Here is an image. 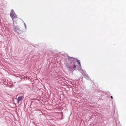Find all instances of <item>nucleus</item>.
<instances>
[{
  "mask_svg": "<svg viewBox=\"0 0 126 126\" xmlns=\"http://www.w3.org/2000/svg\"><path fill=\"white\" fill-rule=\"evenodd\" d=\"M68 63L65 64L71 70L75 69L76 68V66L74 64L75 59L72 57H70L68 59Z\"/></svg>",
  "mask_w": 126,
  "mask_h": 126,
  "instance_id": "obj_1",
  "label": "nucleus"
},
{
  "mask_svg": "<svg viewBox=\"0 0 126 126\" xmlns=\"http://www.w3.org/2000/svg\"><path fill=\"white\" fill-rule=\"evenodd\" d=\"M13 30L17 34H20L22 32V31L20 29L18 26L16 25L15 24H13Z\"/></svg>",
  "mask_w": 126,
  "mask_h": 126,
  "instance_id": "obj_2",
  "label": "nucleus"
},
{
  "mask_svg": "<svg viewBox=\"0 0 126 126\" xmlns=\"http://www.w3.org/2000/svg\"><path fill=\"white\" fill-rule=\"evenodd\" d=\"M10 16L11 18L13 20V25L15 24V23H16V22L15 21V19L17 18V16L15 14H14L12 15H10Z\"/></svg>",
  "mask_w": 126,
  "mask_h": 126,
  "instance_id": "obj_3",
  "label": "nucleus"
},
{
  "mask_svg": "<svg viewBox=\"0 0 126 126\" xmlns=\"http://www.w3.org/2000/svg\"><path fill=\"white\" fill-rule=\"evenodd\" d=\"M23 97L20 96L18 97V98L17 102L19 103V101L23 99Z\"/></svg>",
  "mask_w": 126,
  "mask_h": 126,
  "instance_id": "obj_4",
  "label": "nucleus"
},
{
  "mask_svg": "<svg viewBox=\"0 0 126 126\" xmlns=\"http://www.w3.org/2000/svg\"><path fill=\"white\" fill-rule=\"evenodd\" d=\"M15 14V13L14 11L13 10H12L11 11V12L10 15H12L13 14Z\"/></svg>",
  "mask_w": 126,
  "mask_h": 126,
  "instance_id": "obj_5",
  "label": "nucleus"
},
{
  "mask_svg": "<svg viewBox=\"0 0 126 126\" xmlns=\"http://www.w3.org/2000/svg\"><path fill=\"white\" fill-rule=\"evenodd\" d=\"M84 77L85 78H86L87 79H89V77H88L87 76V75H84Z\"/></svg>",
  "mask_w": 126,
  "mask_h": 126,
  "instance_id": "obj_6",
  "label": "nucleus"
},
{
  "mask_svg": "<svg viewBox=\"0 0 126 126\" xmlns=\"http://www.w3.org/2000/svg\"><path fill=\"white\" fill-rule=\"evenodd\" d=\"M77 62L78 63V64L80 65V66H81L80 64V62L78 60H77Z\"/></svg>",
  "mask_w": 126,
  "mask_h": 126,
  "instance_id": "obj_7",
  "label": "nucleus"
},
{
  "mask_svg": "<svg viewBox=\"0 0 126 126\" xmlns=\"http://www.w3.org/2000/svg\"><path fill=\"white\" fill-rule=\"evenodd\" d=\"M111 98L112 99H113V97L112 96H111Z\"/></svg>",
  "mask_w": 126,
  "mask_h": 126,
  "instance_id": "obj_8",
  "label": "nucleus"
}]
</instances>
